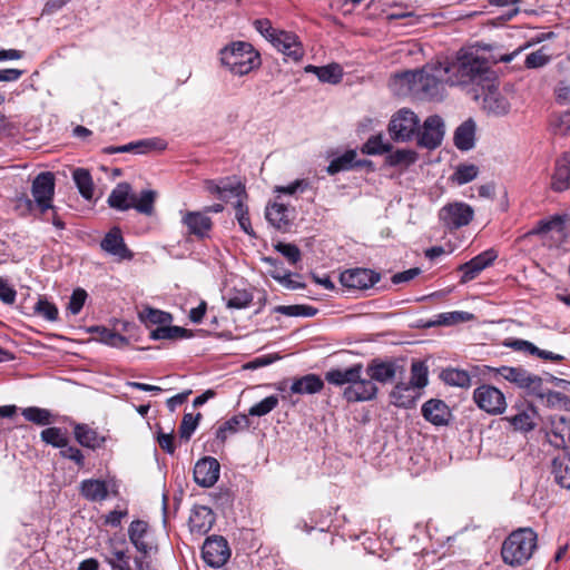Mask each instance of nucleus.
I'll return each mask as SVG.
<instances>
[{"mask_svg": "<svg viewBox=\"0 0 570 570\" xmlns=\"http://www.w3.org/2000/svg\"><path fill=\"white\" fill-rule=\"evenodd\" d=\"M473 208L463 202L449 203L439 212L440 222L449 229H459L471 223Z\"/></svg>", "mask_w": 570, "mask_h": 570, "instance_id": "obj_8", "label": "nucleus"}, {"mask_svg": "<svg viewBox=\"0 0 570 570\" xmlns=\"http://www.w3.org/2000/svg\"><path fill=\"white\" fill-rule=\"evenodd\" d=\"M550 60V56L547 53L544 48H540L537 51L529 53L525 58V66L528 68H540L547 65Z\"/></svg>", "mask_w": 570, "mask_h": 570, "instance_id": "obj_56", "label": "nucleus"}, {"mask_svg": "<svg viewBox=\"0 0 570 570\" xmlns=\"http://www.w3.org/2000/svg\"><path fill=\"white\" fill-rule=\"evenodd\" d=\"M275 248L277 252H279L283 256L287 258V261L292 264L297 263L301 259V250L299 248L294 244L288 243H278Z\"/></svg>", "mask_w": 570, "mask_h": 570, "instance_id": "obj_59", "label": "nucleus"}, {"mask_svg": "<svg viewBox=\"0 0 570 570\" xmlns=\"http://www.w3.org/2000/svg\"><path fill=\"white\" fill-rule=\"evenodd\" d=\"M215 518L212 509L200 505L196 507L189 517V528L193 533L205 534L213 524Z\"/></svg>", "mask_w": 570, "mask_h": 570, "instance_id": "obj_24", "label": "nucleus"}, {"mask_svg": "<svg viewBox=\"0 0 570 570\" xmlns=\"http://www.w3.org/2000/svg\"><path fill=\"white\" fill-rule=\"evenodd\" d=\"M400 80L409 90L424 99H438L443 96L446 83V70L442 62L424 66L421 70L405 71Z\"/></svg>", "mask_w": 570, "mask_h": 570, "instance_id": "obj_3", "label": "nucleus"}, {"mask_svg": "<svg viewBox=\"0 0 570 570\" xmlns=\"http://www.w3.org/2000/svg\"><path fill=\"white\" fill-rule=\"evenodd\" d=\"M80 494L88 501H104L108 497L107 483L104 480L87 479L80 483Z\"/></svg>", "mask_w": 570, "mask_h": 570, "instance_id": "obj_30", "label": "nucleus"}, {"mask_svg": "<svg viewBox=\"0 0 570 570\" xmlns=\"http://www.w3.org/2000/svg\"><path fill=\"white\" fill-rule=\"evenodd\" d=\"M479 168L472 164L459 165L451 176V180L458 185H464L476 178Z\"/></svg>", "mask_w": 570, "mask_h": 570, "instance_id": "obj_45", "label": "nucleus"}, {"mask_svg": "<svg viewBox=\"0 0 570 570\" xmlns=\"http://www.w3.org/2000/svg\"><path fill=\"white\" fill-rule=\"evenodd\" d=\"M497 258V253L493 249L485 250L471 261L462 264L459 269L462 273L461 282L468 283L474 279L484 268L490 266Z\"/></svg>", "mask_w": 570, "mask_h": 570, "instance_id": "obj_20", "label": "nucleus"}, {"mask_svg": "<svg viewBox=\"0 0 570 570\" xmlns=\"http://www.w3.org/2000/svg\"><path fill=\"white\" fill-rule=\"evenodd\" d=\"M100 247L107 254L117 257L119 261H129L132 258V253L125 244L121 230L119 227H112L102 238Z\"/></svg>", "mask_w": 570, "mask_h": 570, "instance_id": "obj_19", "label": "nucleus"}, {"mask_svg": "<svg viewBox=\"0 0 570 570\" xmlns=\"http://www.w3.org/2000/svg\"><path fill=\"white\" fill-rule=\"evenodd\" d=\"M156 196V191L149 189L142 190L139 195L132 194L129 184L120 183L110 193L108 204L121 212L135 208L140 214L150 216L154 213Z\"/></svg>", "mask_w": 570, "mask_h": 570, "instance_id": "obj_6", "label": "nucleus"}, {"mask_svg": "<svg viewBox=\"0 0 570 570\" xmlns=\"http://www.w3.org/2000/svg\"><path fill=\"white\" fill-rule=\"evenodd\" d=\"M32 196L41 213L53 209L51 204L55 194V177L51 173L39 174L32 181Z\"/></svg>", "mask_w": 570, "mask_h": 570, "instance_id": "obj_12", "label": "nucleus"}, {"mask_svg": "<svg viewBox=\"0 0 570 570\" xmlns=\"http://www.w3.org/2000/svg\"><path fill=\"white\" fill-rule=\"evenodd\" d=\"M265 217L277 229H286L289 225L288 208L284 204L272 203L266 206Z\"/></svg>", "mask_w": 570, "mask_h": 570, "instance_id": "obj_32", "label": "nucleus"}, {"mask_svg": "<svg viewBox=\"0 0 570 570\" xmlns=\"http://www.w3.org/2000/svg\"><path fill=\"white\" fill-rule=\"evenodd\" d=\"M473 400L481 410L492 415L503 413L507 407L504 394L492 385L484 384L476 387Z\"/></svg>", "mask_w": 570, "mask_h": 570, "instance_id": "obj_9", "label": "nucleus"}, {"mask_svg": "<svg viewBox=\"0 0 570 570\" xmlns=\"http://www.w3.org/2000/svg\"><path fill=\"white\" fill-rule=\"evenodd\" d=\"M324 382L316 374H306L301 377H295L289 386L292 394H315L323 390Z\"/></svg>", "mask_w": 570, "mask_h": 570, "instance_id": "obj_26", "label": "nucleus"}, {"mask_svg": "<svg viewBox=\"0 0 570 570\" xmlns=\"http://www.w3.org/2000/svg\"><path fill=\"white\" fill-rule=\"evenodd\" d=\"M139 321H173L174 316L170 313L144 306L138 312Z\"/></svg>", "mask_w": 570, "mask_h": 570, "instance_id": "obj_52", "label": "nucleus"}, {"mask_svg": "<svg viewBox=\"0 0 570 570\" xmlns=\"http://www.w3.org/2000/svg\"><path fill=\"white\" fill-rule=\"evenodd\" d=\"M255 29L271 43L275 40L281 30L273 28L268 19H257L254 21Z\"/></svg>", "mask_w": 570, "mask_h": 570, "instance_id": "obj_55", "label": "nucleus"}, {"mask_svg": "<svg viewBox=\"0 0 570 570\" xmlns=\"http://www.w3.org/2000/svg\"><path fill=\"white\" fill-rule=\"evenodd\" d=\"M181 223L187 228L188 234L194 235L199 239L209 236L213 228L212 218L206 213L197 210L180 212Z\"/></svg>", "mask_w": 570, "mask_h": 570, "instance_id": "obj_16", "label": "nucleus"}, {"mask_svg": "<svg viewBox=\"0 0 570 570\" xmlns=\"http://www.w3.org/2000/svg\"><path fill=\"white\" fill-rule=\"evenodd\" d=\"M244 195H245V193L240 197H237L238 200L235 205V216H236V219H237L240 228L249 236H254L255 233L252 228V224H250V219H249V215H248V208L244 204V200H243Z\"/></svg>", "mask_w": 570, "mask_h": 570, "instance_id": "obj_47", "label": "nucleus"}, {"mask_svg": "<svg viewBox=\"0 0 570 570\" xmlns=\"http://www.w3.org/2000/svg\"><path fill=\"white\" fill-rule=\"evenodd\" d=\"M420 119L410 109L402 108L396 111L389 124V134L395 141H409L417 136Z\"/></svg>", "mask_w": 570, "mask_h": 570, "instance_id": "obj_7", "label": "nucleus"}, {"mask_svg": "<svg viewBox=\"0 0 570 570\" xmlns=\"http://www.w3.org/2000/svg\"><path fill=\"white\" fill-rule=\"evenodd\" d=\"M444 122L438 115L428 117L423 126L417 129V145L426 149H435L439 147L444 137Z\"/></svg>", "mask_w": 570, "mask_h": 570, "instance_id": "obj_10", "label": "nucleus"}, {"mask_svg": "<svg viewBox=\"0 0 570 570\" xmlns=\"http://www.w3.org/2000/svg\"><path fill=\"white\" fill-rule=\"evenodd\" d=\"M357 154L355 150L351 149L345 151L343 155L334 158L328 167L327 173L330 175H335L340 171H346L355 167V158Z\"/></svg>", "mask_w": 570, "mask_h": 570, "instance_id": "obj_41", "label": "nucleus"}, {"mask_svg": "<svg viewBox=\"0 0 570 570\" xmlns=\"http://www.w3.org/2000/svg\"><path fill=\"white\" fill-rule=\"evenodd\" d=\"M442 63L446 70V83L472 94L474 99H479L481 87L491 86L494 72L490 62L473 48H462L452 59Z\"/></svg>", "mask_w": 570, "mask_h": 570, "instance_id": "obj_2", "label": "nucleus"}, {"mask_svg": "<svg viewBox=\"0 0 570 570\" xmlns=\"http://www.w3.org/2000/svg\"><path fill=\"white\" fill-rule=\"evenodd\" d=\"M41 440L53 448H66L69 444L68 436L60 428L51 426L41 431Z\"/></svg>", "mask_w": 570, "mask_h": 570, "instance_id": "obj_43", "label": "nucleus"}, {"mask_svg": "<svg viewBox=\"0 0 570 570\" xmlns=\"http://www.w3.org/2000/svg\"><path fill=\"white\" fill-rule=\"evenodd\" d=\"M73 180L81 196L88 200L91 199L94 196V183L90 173L87 169L77 168L73 170Z\"/></svg>", "mask_w": 570, "mask_h": 570, "instance_id": "obj_40", "label": "nucleus"}, {"mask_svg": "<svg viewBox=\"0 0 570 570\" xmlns=\"http://www.w3.org/2000/svg\"><path fill=\"white\" fill-rule=\"evenodd\" d=\"M428 366L422 361H414L411 365V381L409 382L415 389L420 390L428 384Z\"/></svg>", "mask_w": 570, "mask_h": 570, "instance_id": "obj_46", "label": "nucleus"}, {"mask_svg": "<svg viewBox=\"0 0 570 570\" xmlns=\"http://www.w3.org/2000/svg\"><path fill=\"white\" fill-rule=\"evenodd\" d=\"M73 434L80 445L92 450L101 448L106 441L95 429L83 423L75 424Z\"/></svg>", "mask_w": 570, "mask_h": 570, "instance_id": "obj_27", "label": "nucleus"}, {"mask_svg": "<svg viewBox=\"0 0 570 570\" xmlns=\"http://www.w3.org/2000/svg\"><path fill=\"white\" fill-rule=\"evenodd\" d=\"M272 45L294 62L303 58L304 50L296 35L281 30Z\"/></svg>", "mask_w": 570, "mask_h": 570, "instance_id": "obj_21", "label": "nucleus"}, {"mask_svg": "<svg viewBox=\"0 0 570 570\" xmlns=\"http://www.w3.org/2000/svg\"><path fill=\"white\" fill-rule=\"evenodd\" d=\"M129 560L128 551H116L114 559H106L112 570H131Z\"/></svg>", "mask_w": 570, "mask_h": 570, "instance_id": "obj_61", "label": "nucleus"}, {"mask_svg": "<svg viewBox=\"0 0 570 570\" xmlns=\"http://www.w3.org/2000/svg\"><path fill=\"white\" fill-rule=\"evenodd\" d=\"M203 333V331L194 332L180 326L163 325L157 328H150V337L153 340L178 341L191 338Z\"/></svg>", "mask_w": 570, "mask_h": 570, "instance_id": "obj_25", "label": "nucleus"}, {"mask_svg": "<svg viewBox=\"0 0 570 570\" xmlns=\"http://www.w3.org/2000/svg\"><path fill=\"white\" fill-rule=\"evenodd\" d=\"M219 60L234 76H245L261 65L258 52L246 41H234L222 48Z\"/></svg>", "mask_w": 570, "mask_h": 570, "instance_id": "obj_4", "label": "nucleus"}, {"mask_svg": "<svg viewBox=\"0 0 570 570\" xmlns=\"http://www.w3.org/2000/svg\"><path fill=\"white\" fill-rule=\"evenodd\" d=\"M273 311L285 317H313L317 313V309L309 305H279Z\"/></svg>", "mask_w": 570, "mask_h": 570, "instance_id": "obj_42", "label": "nucleus"}, {"mask_svg": "<svg viewBox=\"0 0 570 570\" xmlns=\"http://www.w3.org/2000/svg\"><path fill=\"white\" fill-rule=\"evenodd\" d=\"M390 150H392V145L384 142L382 135L371 136L361 148V151L365 155H382Z\"/></svg>", "mask_w": 570, "mask_h": 570, "instance_id": "obj_44", "label": "nucleus"}, {"mask_svg": "<svg viewBox=\"0 0 570 570\" xmlns=\"http://www.w3.org/2000/svg\"><path fill=\"white\" fill-rule=\"evenodd\" d=\"M135 145H137V154H145L153 149L164 150L167 146V144L160 138L142 139L136 141Z\"/></svg>", "mask_w": 570, "mask_h": 570, "instance_id": "obj_60", "label": "nucleus"}, {"mask_svg": "<svg viewBox=\"0 0 570 570\" xmlns=\"http://www.w3.org/2000/svg\"><path fill=\"white\" fill-rule=\"evenodd\" d=\"M148 523L142 520H135L130 523L128 528V537L134 547L147 554L150 550V547L147 542L144 541V537L147 533Z\"/></svg>", "mask_w": 570, "mask_h": 570, "instance_id": "obj_35", "label": "nucleus"}, {"mask_svg": "<svg viewBox=\"0 0 570 570\" xmlns=\"http://www.w3.org/2000/svg\"><path fill=\"white\" fill-rule=\"evenodd\" d=\"M279 358H281V356L277 353L261 355V356H257V357L253 358L252 361L247 362L244 365V368L256 370V368H259L263 366L271 365L272 363L278 361Z\"/></svg>", "mask_w": 570, "mask_h": 570, "instance_id": "obj_62", "label": "nucleus"}, {"mask_svg": "<svg viewBox=\"0 0 570 570\" xmlns=\"http://www.w3.org/2000/svg\"><path fill=\"white\" fill-rule=\"evenodd\" d=\"M380 279L381 275L368 268L347 269L340 276L343 286L360 291L374 286Z\"/></svg>", "mask_w": 570, "mask_h": 570, "instance_id": "obj_15", "label": "nucleus"}, {"mask_svg": "<svg viewBox=\"0 0 570 570\" xmlns=\"http://www.w3.org/2000/svg\"><path fill=\"white\" fill-rule=\"evenodd\" d=\"M551 474L557 484L570 489V454L563 452L552 460Z\"/></svg>", "mask_w": 570, "mask_h": 570, "instance_id": "obj_29", "label": "nucleus"}, {"mask_svg": "<svg viewBox=\"0 0 570 570\" xmlns=\"http://www.w3.org/2000/svg\"><path fill=\"white\" fill-rule=\"evenodd\" d=\"M249 425L248 417L244 414L235 415L224 422L216 432V438L224 443L228 434H234L238 431L246 430Z\"/></svg>", "mask_w": 570, "mask_h": 570, "instance_id": "obj_36", "label": "nucleus"}, {"mask_svg": "<svg viewBox=\"0 0 570 570\" xmlns=\"http://www.w3.org/2000/svg\"><path fill=\"white\" fill-rule=\"evenodd\" d=\"M219 472V462L213 456H205L195 464L194 480L203 488H210L218 481Z\"/></svg>", "mask_w": 570, "mask_h": 570, "instance_id": "obj_17", "label": "nucleus"}, {"mask_svg": "<svg viewBox=\"0 0 570 570\" xmlns=\"http://www.w3.org/2000/svg\"><path fill=\"white\" fill-rule=\"evenodd\" d=\"M253 299V296L246 289L236 291L227 302V306L230 308H244L246 307Z\"/></svg>", "mask_w": 570, "mask_h": 570, "instance_id": "obj_57", "label": "nucleus"}, {"mask_svg": "<svg viewBox=\"0 0 570 570\" xmlns=\"http://www.w3.org/2000/svg\"><path fill=\"white\" fill-rule=\"evenodd\" d=\"M343 77V69L338 63L320 67L317 78L322 82L338 83Z\"/></svg>", "mask_w": 570, "mask_h": 570, "instance_id": "obj_48", "label": "nucleus"}, {"mask_svg": "<svg viewBox=\"0 0 570 570\" xmlns=\"http://www.w3.org/2000/svg\"><path fill=\"white\" fill-rule=\"evenodd\" d=\"M208 190L210 193L218 194L220 198H225L226 194L229 193L230 195L235 197H240L244 194V189L240 187V185L237 186H230V185H217L214 183H209Z\"/></svg>", "mask_w": 570, "mask_h": 570, "instance_id": "obj_58", "label": "nucleus"}, {"mask_svg": "<svg viewBox=\"0 0 570 570\" xmlns=\"http://www.w3.org/2000/svg\"><path fill=\"white\" fill-rule=\"evenodd\" d=\"M502 379L515 384L519 387L528 389L533 393L543 396L540 392L542 379L530 374L522 367L501 366L494 370Z\"/></svg>", "mask_w": 570, "mask_h": 570, "instance_id": "obj_11", "label": "nucleus"}, {"mask_svg": "<svg viewBox=\"0 0 570 570\" xmlns=\"http://www.w3.org/2000/svg\"><path fill=\"white\" fill-rule=\"evenodd\" d=\"M157 442L159 448L168 453L174 454L176 446H175V438L173 433H165L161 430L157 432Z\"/></svg>", "mask_w": 570, "mask_h": 570, "instance_id": "obj_63", "label": "nucleus"}, {"mask_svg": "<svg viewBox=\"0 0 570 570\" xmlns=\"http://www.w3.org/2000/svg\"><path fill=\"white\" fill-rule=\"evenodd\" d=\"M87 331L96 334L95 338L99 342L110 346H122L127 344V338L115 330L108 328L104 325H92L87 327Z\"/></svg>", "mask_w": 570, "mask_h": 570, "instance_id": "obj_34", "label": "nucleus"}, {"mask_svg": "<svg viewBox=\"0 0 570 570\" xmlns=\"http://www.w3.org/2000/svg\"><path fill=\"white\" fill-rule=\"evenodd\" d=\"M483 97L484 109L495 116H504L509 112L511 105L507 97L502 95L497 85L494 73L491 76V86L479 89V98Z\"/></svg>", "mask_w": 570, "mask_h": 570, "instance_id": "obj_14", "label": "nucleus"}, {"mask_svg": "<svg viewBox=\"0 0 570 570\" xmlns=\"http://www.w3.org/2000/svg\"><path fill=\"white\" fill-rule=\"evenodd\" d=\"M308 188V181L305 179H296L287 186H276L275 191L286 195H294L297 191H305Z\"/></svg>", "mask_w": 570, "mask_h": 570, "instance_id": "obj_64", "label": "nucleus"}, {"mask_svg": "<svg viewBox=\"0 0 570 570\" xmlns=\"http://www.w3.org/2000/svg\"><path fill=\"white\" fill-rule=\"evenodd\" d=\"M419 397L417 389H415L410 383L399 382L395 384L393 390L390 393V402L403 409H410L415 405V402Z\"/></svg>", "mask_w": 570, "mask_h": 570, "instance_id": "obj_23", "label": "nucleus"}, {"mask_svg": "<svg viewBox=\"0 0 570 570\" xmlns=\"http://www.w3.org/2000/svg\"><path fill=\"white\" fill-rule=\"evenodd\" d=\"M278 405V397L271 395L249 407L248 414L252 416H264L272 412Z\"/></svg>", "mask_w": 570, "mask_h": 570, "instance_id": "obj_49", "label": "nucleus"}, {"mask_svg": "<svg viewBox=\"0 0 570 570\" xmlns=\"http://www.w3.org/2000/svg\"><path fill=\"white\" fill-rule=\"evenodd\" d=\"M35 312L48 321H56L58 316V308L47 299H39L35 305Z\"/></svg>", "mask_w": 570, "mask_h": 570, "instance_id": "obj_54", "label": "nucleus"}, {"mask_svg": "<svg viewBox=\"0 0 570 570\" xmlns=\"http://www.w3.org/2000/svg\"><path fill=\"white\" fill-rule=\"evenodd\" d=\"M538 535L531 528L511 532L502 543L501 557L505 564L520 567L530 560L537 549Z\"/></svg>", "mask_w": 570, "mask_h": 570, "instance_id": "obj_5", "label": "nucleus"}, {"mask_svg": "<svg viewBox=\"0 0 570 570\" xmlns=\"http://www.w3.org/2000/svg\"><path fill=\"white\" fill-rule=\"evenodd\" d=\"M549 443L557 449L570 446V420L564 415L550 416V429L547 432Z\"/></svg>", "mask_w": 570, "mask_h": 570, "instance_id": "obj_18", "label": "nucleus"}, {"mask_svg": "<svg viewBox=\"0 0 570 570\" xmlns=\"http://www.w3.org/2000/svg\"><path fill=\"white\" fill-rule=\"evenodd\" d=\"M440 377L448 385L458 387H469L471 385V377L469 373L463 370L445 368L441 372Z\"/></svg>", "mask_w": 570, "mask_h": 570, "instance_id": "obj_39", "label": "nucleus"}, {"mask_svg": "<svg viewBox=\"0 0 570 570\" xmlns=\"http://www.w3.org/2000/svg\"><path fill=\"white\" fill-rule=\"evenodd\" d=\"M404 373V366L399 360L373 358L364 370L363 364L356 363L348 367L331 368L325 373V380L335 386H345L343 397L348 403L372 401L379 389L376 383H392L399 374Z\"/></svg>", "mask_w": 570, "mask_h": 570, "instance_id": "obj_1", "label": "nucleus"}, {"mask_svg": "<svg viewBox=\"0 0 570 570\" xmlns=\"http://www.w3.org/2000/svg\"><path fill=\"white\" fill-rule=\"evenodd\" d=\"M537 417V410L531 404H524L517 414L505 417V420H508L515 430L528 432L535 428Z\"/></svg>", "mask_w": 570, "mask_h": 570, "instance_id": "obj_28", "label": "nucleus"}, {"mask_svg": "<svg viewBox=\"0 0 570 570\" xmlns=\"http://www.w3.org/2000/svg\"><path fill=\"white\" fill-rule=\"evenodd\" d=\"M202 553L204 561L213 568L223 567L230 557L228 543L223 537L207 538Z\"/></svg>", "mask_w": 570, "mask_h": 570, "instance_id": "obj_13", "label": "nucleus"}, {"mask_svg": "<svg viewBox=\"0 0 570 570\" xmlns=\"http://www.w3.org/2000/svg\"><path fill=\"white\" fill-rule=\"evenodd\" d=\"M563 227V220L560 217H553L548 220H540L534 227L530 234H539V235H546L550 232H556L558 234L562 233Z\"/></svg>", "mask_w": 570, "mask_h": 570, "instance_id": "obj_50", "label": "nucleus"}, {"mask_svg": "<svg viewBox=\"0 0 570 570\" xmlns=\"http://www.w3.org/2000/svg\"><path fill=\"white\" fill-rule=\"evenodd\" d=\"M23 417L37 425H50L55 422V415L47 409L29 406L22 410Z\"/></svg>", "mask_w": 570, "mask_h": 570, "instance_id": "obj_38", "label": "nucleus"}, {"mask_svg": "<svg viewBox=\"0 0 570 570\" xmlns=\"http://www.w3.org/2000/svg\"><path fill=\"white\" fill-rule=\"evenodd\" d=\"M87 296V292L83 288H76L69 298L68 312L71 315H77L83 307Z\"/></svg>", "mask_w": 570, "mask_h": 570, "instance_id": "obj_53", "label": "nucleus"}, {"mask_svg": "<svg viewBox=\"0 0 570 570\" xmlns=\"http://www.w3.org/2000/svg\"><path fill=\"white\" fill-rule=\"evenodd\" d=\"M200 413H197L194 416L191 413H187L184 415L183 421L179 426V435L181 439L188 441L197 428L198 420L200 419Z\"/></svg>", "mask_w": 570, "mask_h": 570, "instance_id": "obj_51", "label": "nucleus"}, {"mask_svg": "<svg viewBox=\"0 0 570 570\" xmlns=\"http://www.w3.org/2000/svg\"><path fill=\"white\" fill-rule=\"evenodd\" d=\"M423 417L436 426L446 425L451 412L446 403L442 400L431 399L426 401L421 409Z\"/></svg>", "mask_w": 570, "mask_h": 570, "instance_id": "obj_22", "label": "nucleus"}, {"mask_svg": "<svg viewBox=\"0 0 570 570\" xmlns=\"http://www.w3.org/2000/svg\"><path fill=\"white\" fill-rule=\"evenodd\" d=\"M551 187L557 191L570 188V156H564L557 161Z\"/></svg>", "mask_w": 570, "mask_h": 570, "instance_id": "obj_31", "label": "nucleus"}, {"mask_svg": "<svg viewBox=\"0 0 570 570\" xmlns=\"http://www.w3.org/2000/svg\"><path fill=\"white\" fill-rule=\"evenodd\" d=\"M475 124L469 119L461 124L454 132V145L460 150H470L474 146Z\"/></svg>", "mask_w": 570, "mask_h": 570, "instance_id": "obj_33", "label": "nucleus"}, {"mask_svg": "<svg viewBox=\"0 0 570 570\" xmlns=\"http://www.w3.org/2000/svg\"><path fill=\"white\" fill-rule=\"evenodd\" d=\"M417 160L416 151L412 149H397L395 151H389L385 157V164L391 167L407 168Z\"/></svg>", "mask_w": 570, "mask_h": 570, "instance_id": "obj_37", "label": "nucleus"}]
</instances>
